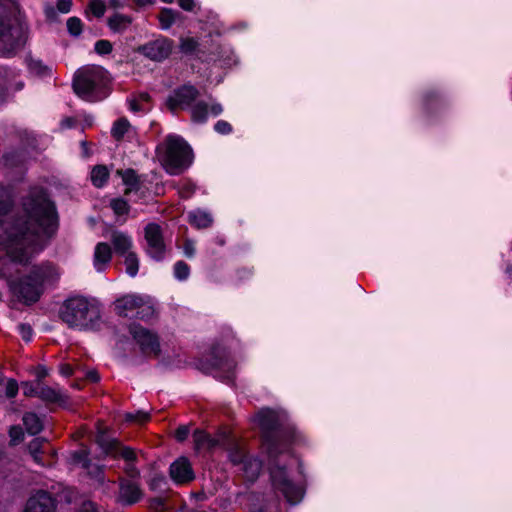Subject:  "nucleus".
Returning <instances> with one entry per match:
<instances>
[{
    "mask_svg": "<svg viewBox=\"0 0 512 512\" xmlns=\"http://www.w3.org/2000/svg\"><path fill=\"white\" fill-rule=\"evenodd\" d=\"M56 226H0V245L13 262L26 265L56 232Z\"/></svg>",
    "mask_w": 512,
    "mask_h": 512,
    "instance_id": "obj_1",
    "label": "nucleus"
},
{
    "mask_svg": "<svg viewBox=\"0 0 512 512\" xmlns=\"http://www.w3.org/2000/svg\"><path fill=\"white\" fill-rule=\"evenodd\" d=\"M59 316L68 327L77 330L96 329L101 320L97 303L83 296H74L65 300Z\"/></svg>",
    "mask_w": 512,
    "mask_h": 512,
    "instance_id": "obj_2",
    "label": "nucleus"
},
{
    "mask_svg": "<svg viewBox=\"0 0 512 512\" xmlns=\"http://www.w3.org/2000/svg\"><path fill=\"white\" fill-rule=\"evenodd\" d=\"M109 75L99 65H85L76 70L73 78V90L82 99L89 102L100 101L108 95Z\"/></svg>",
    "mask_w": 512,
    "mask_h": 512,
    "instance_id": "obj_3",
    "label": "nucleus"
},
{
    "mask_svg": "<svg viewBox=\"0 0 512 512\" xmlns=\"http://www.w3.org/2000/svg\"><path fill=\"white\" fill-rule=\"evenodd\" d=\"M159 161L167 173L178 175L187 169L193 160V152L181 137L170 135L158 146Z\"/></svg>",
    "mask_w": 512,
    "mask_h": 512,
    "instance_id": "obj_4",
    "label": "nucleus"
},
{
    "mask_svg": "<svg viewBox=\"0 0 512 512\" xmlns=\"http://www.w3.org/2000/svg\"><path fill=\"white\" fill-rule=\"evenodd\" d=\"M277 456L278 454L275 457H270V479L272 487L276 492L281 493L289 503L296 504L302 499L303 492L301 488L292 481L286 467L276 459Z\"/></svg>",
    "mask_w": 512,
    "mask_h": 512,
    "instance_id": "obj_5",
    "label": "nucleus"
},
{
    "mask_svg": "<svg viewBox=\"0 0 512 512\" xmlns=\"http://www.w3.org/2000/svg\"><path fill=\"white\" fill-rule=\"evenodd\" d=\"M23 207L30 219L39 224H56L59 220L54 203L42 191L27 197Z\"/></svg>",
    "mask_w": 512,
    "mask_h": 512,
    "instance_id": "obj_6",
    "label": "nucleus"
},
{
    "mask_svg": "<svg viewBox=\"0 0 512 512\" xmlns=\"http://www.w3.org/2000/svg\"><path fill=\"white\" fill-rule=\"evenodd\" d=\"M253 421L263 430L265 433V445L269 457H275L281 453L278 449V442L269 436V433L276 430L280 424V417L275 411L264 408L261 409L253 418ZM284 450H282L283 452Z\"/></svg>",
    "mask_w": 512,
    "mask_h": 512,
    "instance_id": "obj_7",
    "label": "nucleus"
},
{
    "mask_svg": "<svg viewBox=\"0 0 512 512\" xmlns=\"http://www.w3.org/2000/svg\"><path fill=\"white\" fill-rule=\"evenodd\" d=\"M8 286L19 301L28 305L37 302L44 291L30 273L19 280H8Z\"/></svg>",
    "mask_w": 512,
    "mask_h": 512,
    "instance_id": "obj_8",
    "label": "nucleus"
},
{
    "mask_svg": "<svg viewBox=\"0 0 512 512\" xmlns=\"http://www.w3.org/2000/svg\"><path fill=\"white\" fill-rule=\"evenodd\" d=\"M129 331L143 354L154 357L160 354L159 339L154 332L139 324H131Z\"/></svg>",
    "mask_w": 512,
    "mask_h": 512,
    "instance_id": "obj_9",
    "label": "nucleus"
},
{
    "mask_svg": "<svg viewBox=\"0 0 512 512\" xmlns=\"http://www.w3.org/2000/svg\"><path fill=\"white\" fill-rule=\"evenodd\" d=\"M199 96V91L193 85H183L176 89L167 99V106L171 111L178 108L186 109Z\"/></svg>",
    "mask_w": 512,
    "mask_h": 512,
    "instance_id": "obj_10",
    "label": "nucleus"
},
{
    "mask_svg": "<svg viewBox=\"0 0 512 512\" xmlns=\"http://www.w3.org/2000/svg\"><path fill=\"white\" fill-rule=\"evenodd\" d=\"M143 497L142 489L139 484L133 480L123 477L119 478V491L116 501L122 505H133Z\"/></svg>",
    "mask_w": 512,
    "mask_h": 512,
    "instance_id": "obj_11",
    "label": "nucleus"
},
{
    "mask_svg": "<svg viewBox=\"0 0 512 512\" xmlns=\"http://www.w3.org/2000/svg\"><path fill=\"white\" fill-rule=\"evenodd\" d=\"M194 447L197 451H213L218 447H224L227 442L225 432L212 436L203 430H195L193 433Z\"/></svg>",
    "mask_w": 512,
    "mask_h": 512,
    "instance_id": "obj_12",
    "label": "nucleus"
},
{
    "mask_svg": "<svg viewBox=\"0 0 512 512\" xmlns=\"http://www.w3.org/2000/svg\"><path fill=\"white\" fill-rule=\"evenodd\" d=\"M172 47L171 40L160 38L144 44L139 51L153 61H162L171 54Z\"/></svg>",
    "mask_w": 512,
    "mask_h": 512,
    "instance_id": "obj_13",
    "label": "nucleus"
},
{
    "mask_svg": "<svg viewBox=\"0 0 512 512\" xmlns=\"http://www.w3.org/2000/svg\"><path fill=\"white\" fill-rule=\"evenodd\" d=\"M145 239L148 245V253L156 260L164 257L165 244L160 226H146Z\"/></svg>",
    "mask_w": 512,
    "mask_h": 512,
    "instance_id": "obj_14",
    "label": "nucleus"
},
{
    "mask_svg": "<svg viewBox=\"0 0 512 512\" xmlns=\"http://www.w3.org/2000/svg\"><path fill=\"white\" fill-rule=\"evenodd\" d=\"M171 479L177 484H186L194 480L195 474L190 461L186 457H179L169 468Z\"/></svg>",
    "mask_w": 512,
    "mask_h": 512,
    "instance_id": "obj_15",
    "label": "nucleus"
},
{
    "mask_svg": "<svg viewBox=\"0 0 512 512\" xmlns=\"http://www.w3.org/2000/svg\"><path fill=\"white\" fill-rule=\"evenodd\" d=\"M31 276L36 279L40 287L44 290L45 286L54 285L60 278V273L53 264L43 263L34 266L30 271Z\"/></svg>",
    "mask_w": 512,
    "mask_h": 512,
    "instance_id": "obj_16",
    "label": "nucleus"
},
{
    "mask_svg": "<svg viewBox=\"0 0 512 512\" xmlns=\"http://www.w3.org/2000/svg\"><path fill=\"white\" fill-rule=\"evenodd\" d=\"M56 504L52 496L40 491L30 497L23 512H55Z\"/></svg>",
    "mask_w": 512,
    "mask_h": 512,
    "instance_id": "obj_17",
    "label": "nucleus"
},
{
    "mask_svg": "<svg viewBox=\"0 0 512 512\" xmlns=\"http://www.w3.org/2000/svg\"><path fill=\"white\" fill-rule=\"evenodd\" d=\"M139 301L140 296L137 295L123 296L115 301V311L122 317L134 316Z\"/></svg>",
    "mask_w": 512,
    "mask_h": 512,
    "instance_id": "obj_18",
    "label": "nucleus"
},
{
    "mask_svg": "<svg viewBox=\"0 0 512 512\" xmlns=\"http://www.w3.org/2000/svg\"><path fill=\"white\" fill-rule=\"evenodd\" d=\"M38 398L47 403H59L63 404L66 402V395L62 393L57 387H50L44 385L42 382L39 383Z\"/></svg>",
    "mask_w": 512,
    "mask_h": 512,
    "instance_id": "obj_19",
    "label": "nucleus"
},
{
    "mask_svg": "<svg viewBox=\"0 0 512 512\" xmlns=\"http://www.w3.org/2000/svg\"><path fill=\"white\" fill-rule=\"evenodd\" d=\"M105 236L111 239L117 253L125 254L129 252L128 250L130 249L132 242L126 234L109 229L106 231Z\"/></svg>",
    "mask_w": 512,
    "mask_h": 512,
    "instance_id": "obj_20",
    "label": "nucleus"
},
{
    "mask_svg": "<svg viewBox=\"0 0 512 512\" xmlns=\"http://www.w3.org/2000/svg\"><path fill=\"white\" fill-rule=\"evenodd\" d=\"M111 248L107 243H98L94 252V267L97 271H103L111 260Z\"/></svg>",
    "mask_w": 512,
    "mask_h": 512,
    "instance_id": "obj_21",
    "label": "nucleus"
},
{
    "mask_svg": "<svg viewBox=\"0 0 512 512\" xmlns=\"http://www.w3.org/2000/svg\"><path fill=\"white\" fill-rule=\"evenodd\" d=\"M116 174L122 178L123 184L127 187L125 194L132 191H138L140 189V177L136 174L135 170H117Z\"/></svg>",
    "mask_w": 512,
    "mask_h": 512,
    "instance_id": "obj_22",
    "label": "nucleus"
},
{
    "mask_svg": "<svg viewBox=\"0 0 512 512\" xmlns=\"http://www.w3.org/2000/svg\"><path fill=\"white\" fill-rule=\"evenodd\" d=\"M23 425L30 435H36L43 430V420L34 412H26L22 418Z\"/></svg>",
    "mask_w": 512,
    "mask_h": 512,
    "instance_id": "obj_23",
    "label": "nucleus"
},
{
    "mask_svg": "<svg viewBox=\"0 0 512 512\" xmlns=\"http://www.w3.org/2000/svg\"><path fill=\"white\" fill-rule=\"evenodd\" d=\"M110 171L105 165H96L91 171V181L97 188L103 187L109 179Z\"/></svg>",
    "mask_w": 512,
    "mask_h": 512,
    "instance_id": "obj_24",
    "label": "nucleus"
},
{
    "mask_svg": "<svg viewBox=\"0 0 512 512\" xmlns=\"http://www.w3.org/2000/svg\"><path fill=\"white\" fill-rule=\"evenodd\" d=\"M139 302L134 316L142 320L151 318L155 312L153 305L141 296Z\"/></svg>",
    "mask_w": 512,
    "mask_h": 512,
    "instance_id": "obj_25",
    "label": "nucleus"
},
{
    "mask_svg": "<svg viewBox=\"0 0 512 512\" xmlns=\"http://www.w3.org/2000/svg\"><path fill=\"white\" fill-rule=\"evenodd\" d=\"M130 23L131 20L129 17L120 14L112 16L108 21L110 29L114 32L124 31L130 25Z\"/></svg>",
    "mask_w": 512,
    "mask_h": 512,
    "instance_id": "obj_26",
    "label": "nucleus"
},
{
    "mask_svg": "<svg viewBox=\"0 0 512 512\" xmlns=\"http://www.w3.org/2000/svg\"><path fill=\"white\" fill-rule=\"evenodd\" d=\"M208 112V105L200 101L191 108L192 120L197 123H203L207 120Z\"/></svg>",
    "mask_w": 512,
    "mask_h": 512,
    "instance_id": "obj_27",
    "label": "nucleus"
},
{
    "mask_svg": "<svg viewBox=\"0 0 512 512\" xmlns=\"http://www.w3.org/2000/svg\"><path fill=\"white\" fill-rule=\"evenodd\" d=\"M96 441L107 455H113L119 445L116 439H109L104 433H100Z\"/></svg>",
    "mask_w": 512,
    "mask_h": 512,
    "instance_id": "obj_28",
    "label": "nucleus"
},
{
    "mask_svg": "<svg viewBox=\"0 0 512 512\" xmlns=\"http://www.w3.org/2000/svg\"><path fill=\"white\" fill-rule=\"evenodd\" d=\"M114 457H121L126 463L136 462L138 460V453L131 447L122 446L120 443L113 453Z\"/></svg>",
    "mask_w": 512,
    "mask_h": 512,
    "instance_id": "obj_29",
    "label": "nucleus"
},
{
    "mask_svg": "<svg viewBox=\"0 0 512 512\" xmlns=\"http://www.w3.org/2000/svg\"><path fill=\"white\" fill-rule=\"evenodd\" d=\"M13 206V198L10 191L0 186V215L7 214Z\"/></svg>",
    "mask_w": 512,
    "mask_h": 512,
    "instance_id": "obj_30",
    "label": "nucleus"
},
{
    "mask_svg": "<svg viewBox=\"0 0 512 512\" xmlns=\"http://www.w3.org/2000/svg\"><path fill=\"white\" fill-rule=\"evenodd\" d=\"M18 393V384L13 379H0V398L5 395L9 398H13Z\"/></svg>",
    "mask_w": 512,
    "mask_h": 512,
    "instance_id": "obj_31",
    "label": "nucleus"
},
{
    "mask_svg": "<svg viewBox=\"0 0 512 512\" xmlns=\"http://www.w3.org/2000/svg\"><path fill=\"white\" fill-rule=\"evenodd\" d=\"M178 13L172 9L164 8L159 15V21L162 29H169L175 22Z\"/></svg>",
    "mask_w": 512,
    "mask_h": 512,
    "instance_id": "obj_32",
    "label": "nucleus"
},
{
    "mask_svg": "<svg viewBox=\"0 0 512 512\" xmlns=\"http://www.w3.org/2000/svg\"><path fill=\"white\" fill-rule=\"evenodd\" d=\"M124 264L126 266V272L131 276L134 277L138 273L139 269V260L135 253L128 252L125 253V259Z\"/></svg>",
    "mask_w": 512,
    "mask_h": 512,
    "instance_id": "obj_33",
    "label": "nucleus"
},
{
    "mask_svg": "<svg viewBox=\"0 0 512 512\" xmlns=\"http://www.w3.org/2000/svg\"><path fill=\"white\" fill-rule=\"evenodd\" d=\"M199 42L193 37H182L180 38L179 49L184 54H193L197 51Z\"/></svg>",
    "mask_w": 512,
    "mask_h": 512,
    "instance_id": "obj_34",
    "label": "nucleus"
},
{
    "mask_svg": "<svg viewBox=\"0 0 512 512\" xmlns=\"http://www.w3.org/2000/svg\"><path fill=\"white\" fill-rule=\"evenodd\" d=\"M44 442H45L44 438H35L28 445L29 453L33 457L34 461L37 463H41L40 455L43 452L42 448H43Z\"/></svg>",
    "mask_w": 512,
    "mask_h": 512,
    "instance_id": "obj_35",
    "label": "nucleus"
},
{
    "mask_svg": "<svg viewBox=\"0 0 512 512\" xmlns=\"http://www.w3.org/2000/svg\"><path fill=\"white\" fill-rule=\"evenodd\" d=\"M129 128L130 123L128 120L121 118L114 123L111 134L115 139L119 140L128 132Z\"/></svg>",
    "mask_w": 512,
    "mask_h": 512,
    "instance_id": "obj_36",
    "label": "nucleus"
},
{
    "mask_svg": "<svg viewBox=\"0 0 512 512\" xmlns=\"http://www.w3.org/2000/svg\"><path fill=\"white\" fill-rule=\"evenodd\" d=\"M189 221L191 224H209L213 221V218L209 213L197 210L189 213Z\"/></svg>",
    "mask_w": 512,
    "mask_h": 512,
    "instance_id": "obj_37",
    "label": "nucleus"
},
{
    "mask_svg": "<svg viewBox=\"0 0 512 512\" xmlns=\"http://www.w3.org/2000/svg\"><path fill=\"white\" fill-rule=\"evenodd\" d=\"M111 208L113 209L114 213L118 216L127 214L129 210L127 202L120 198L113 199L111 201Z\"/></svg>",
    "mask_w": 512,
    "mask_h": 512,
    "instance_id": "obj_38",
    "label": "nucleus"
},
{
    "mask_svg": "<svg viewBox=\"0 0 512 512\" xmlns=\"http://www.w3.org/2000/svg\"><path fill=\"white\" fill-rule=\"evenodd\" d=\"M149 509L152 512H165L169 509V507L164 498L157 497L150 500Z\"/></svg>",
    "mask_w": 512,
    "mask_h": 512,
    "instance_id": "obj_39",
    "label": "nucleus"
},
{
    "mask_svg": "<svg viewBox=\"0 0 512 512\" xmlns=\"http://www.w3.org/2000/svg\"><path fill=\"white\" fill-rule=\"evenodd\" d=\"M189 266L184 261L176 262L174 266L175 277L179 280H185L189 276Z\"/></svg>",
    "mask_w": 512,
    "mask_h": 512,
    "instance_id": "obj_40",
    "label": "nucleus"
},
{
    "mask_svg": "<svg viewBox=\"0 0 512 512\" xmlns=\"http://www.w3.org/2000/svg\"><path fill=\"white\" fill-rule=\"evenodd\" d=\"M67 29L73 36H78L82 32V22L77 17H71L67 20Z\"/></svg>",
    "mask_w": 512,
    "mask_h": 512,
    "instance_id": "obj_41",
    "label": "nucleus"
},
{
    "mask_svg": "<svg viewBox=\"0 0 512 512\" xmlns=\"http://www.w3.org/2000/svg\"><path fill=\"white\" fill-rule=\"evenodd\" d=\"M10 443L16 445L24 439V432L18 425L11 426L9 429Z\"/></svg>",
    "mask_w": 512,
    "mask_h": 512,
    "instance_id": "obj_42",
    "label": "nucleus"
},
{
    "mask_svg": "<svg viewBox=\"0 0 512 512\" xmlns=\"http://www.w3.org/2000/svg\"><path fill=\"white\" fill-rule=\"evenodd\" d=\"M39 383V381H36L35 383L23 382V394L27 397H38Z\"/></svg>",
    "mask_w": 512,
    "mask_h": 512,
    "instance_id": "obj_43",
    "label": "nucleus"
},
{
    "mask_svg": "<svg viewBox=\"0 0 512 512\" xmlns=\"http://www.w3.org/2000/svg\"><path fill=\"white\" fill-rule=\"evenodd\" d=\"M29 69L31 72L35 73L39 76L47 75L50 72V69L43 65L41 61L33 60L29 63Z\"/></svg>",
    "mask_w": 512,
    "mask_h": 512,
    "instance_id": "obj_44",
    "label": "nucleus"
},
{
    "mask_svg": "<svg viewBox=\"0 0 512 512\" xmlns=\"http://www.w3.org/2000/svg\"><path fill=\"white\" fill-rule=\"evenodd\" d=\"M150 418L149 414L143 411H137L136 413H127L125 415L126 421L136 422V423H144L148 421Z\"/></svg>",
    "mask_w": 512,
    "mask_h": 512,
    "instance_id": "obj_45",
    "label": "nucleus"
},
{
    "mask_svg": "<svg viewBox=\"0 0 512 512\" xmlns=\"http://www.w3.org/2000/svg\"><path fill=\"white\" fill-rule=\"evenodd\" d=\"M89 8L96 17H102L106 10V6L102 0H91Z\"/></svg>",
    "mask_w": 512,
    "mask_h": 512,
    "instance_id": "obj_46",
    "label": "nucleus"
},
{
    "mask_svg": "<svg viewBox=\"0 0 512 512\" xmlns=\"http://www.w3.org/2000/svg\"><path fill=\"white\" fill-rule=\"evenodd\" d=\"M260 470H261V462L258 460L250 461L249 463H247L245 465V471L247 474L248 473L251 474L250 475L251 479L256 478L259 475Z\"/></svg>",
    "mask_w": 512,
    "mask_h": 512,
    "instance_id": "obj_47",
    "label": "nucleus"
},
{
    "mask_svg": "<svg viewBox=\"0 0 512 512\" xmlns=\"http://www.w3.org/2000/svg\"><path fill=\"white\" fill-rule=\"evenodd\" d=\"M95 51L100 55L109 54L112 51V44L108 40H98L95 43Z\"/></svg>",
    "mask_w": 512,
    "mask_h": 512,
    "instance_id": "obj_48",
    "label": "nucleus"
},
{
    "mask_svg": "<svg viewBox=\"0 0 512 512\" xmlns=\"http://www.w3.org/2000/svg\"><path fill=\"white\" fill-rule=\"evenodd\" d=\"M123 469L125 474L130 478L129 480L137 479L140 477V471L135 466V462L126 463Z\"/></svg>",
    "mask_w": 512,
    "mask_h": 512,
    "instance_id": "obj_49",
    "label": "nucleus"
},
{
    "mask_svg": "<svg viewBox=\"0 0 512 512\" xmlns=\"http://www.w3.org/2000/svg\"><path fill=\"white\" fill-rule=\"evenodd\" d=\"M165 484V477L162 474H155L149 482V487L151 490H158L161 489Z\"/></svg>",
    "mask_w": 512,
    "mask_h": 512,
    "instance_id": "obj_50",
    "label": "nucleus"
},
{
    "mask_svg": "<svg viewBox=\"0 0 512 512\" xmlns=\"http://www.w3.org/2000/svg\"><path fill=\"white\" fill-rule=\"evenodd\" d=\"M214 129L217 133L219 134H223V135H226V134H229L231 133L232 131V126L227 122V121H224V120H219L215 126H214Z\"/></svg>",
    "mask_w": 512,
    "mask_h": 512,
    "instance_id": "obj_51",
    "label": "nucleus"
},
{
    "mask_svg": "<svg viewBox=\"0 0 512 512\" xmlns=\"http://www.w3.org/2000/svg\"><path fill=\"white\" fill-rule=\"evenodd\" d=\"M129 107L133 112H146L149 110L146 104L140 103L137 99H130Z\"/></svg>",
    "mask_w": 512,
    "mask_h": 512,
    "instance_id": "obj_52",
    "label": "nucleus"
},
{
    "mask_svg": "<svg viewBox=\"0 0 512 512\" xmlns=\"http://www.w3.org/2000/svg\"><path fill=\"white\" fill-rule=\"evenodd\" d=\"M79 512H104L95 503L88 501L82 504Z\"/></svg>",
    "mask_w": 512,
    "mask_h": 512,
    "instance_id": "obj_53",
    "label": "nucleus"
},
{
    "mask_svg": "<svg viewBox=\"0 0 512 512\" xmlns=\"http://www.w3.org/2000/svg\"><path fill=\"white\" fill-rule=\"evenodd\" d=\"M183 252L188 258L193 257L195 254L194 242L191 240H186L183 244Z\"/></svg>",
    "mask_w": 512,
    "mask_h": 512,
    "instance_id": "obj_54",
    "label": "nucleus"
},
{
    "mask_svg": "<svg viewBox=\"0 0 512 512\" xmlns=\"http://www.w3.org/2000/svg\"><path fill=\"white\" fill-rule=\"evenodd\" d=\"M189 435V428L187 426H180L175 431V437L178 441H184Z\"/></svg>",
    "mask_w": 512,
    "mask_h": 512,
    "instance_id": "obj_55",
    "label": "nucleus"
},
{
    "mask_svg": "<svg viewBox=\"0 0 512 512\" xmlns=\"http://www.w3.org/2000/svg\"><path fill=\"white\" fill-rule=\"evenodd\" d=\"M72 6V0H58L57 1V9L61 13H68Z\"/></svg>",
    "mask_w": 512,
    "mask_h": 512,
    "instance_id": "obj_56",
    "label": "nucleus"
},
{
    "mask_svg": "<svg viewBox=\"0 0 512 512\" xmlns=\"http://www.w3.org/2000/svg\"><path fill=\"white\" fill-rule=\"evenodd\" d=\"M20 333L22 335V338L26 341H29L32 336V329L29 325L26 324H20L19 325Z\"/></svg>",
    "mask_w": 512,
    "mask_h": 512,
    "instance_id": "obj_57",
    "label": "nucleus"
},
{
    "mask_svg": "<svg viewBox=\"0 0 512 512\" xmlns=\"http://www.w3.org/2000/svg\"><path fill=\"white\" fill-rule=\"evenodd\" d=\"M179 6L186 11H192L195 7L194 0H179Z\"/></svg>",
    "mask_w": 512,
    "mask_h": 512,
    "instance_id": "obj_58",
    "label": "nucleus"
},
{
    "mask_svg": "<svg viewBox=\"0 0 512 512\" xmlns=\"http://www.w3.org/2000/svg\"><path fill=\"white\" fill-rule=\"evenodd\" d=\"M208 111L213 115V116H218L222 113L223 111V108L221 106V104L219 103H214L212 104L210 107H208Z\"/></svg>",
    "mask_w": 512,
    "mask_h": 512,
    "instance_id": "obj_59",
    "label": "nucleus"
},
{
    "mask_svg": "<svg viewBox=\"0 0 512 512\" xmlns=\"http://www.w3.org/2000/svg\"><path fill=\"white\" fill-rule=\"evenodd\" d=\"M47 375H48V371L45 367H43V366L37 367V369H36L37 380L36 381L41 382V380L43 378H45Z\"/></svg>",
    "mask_w": 512,
    "mask_h": 512,
    "instance_id": "obj_60",
    "label": "nucleus"
},
{
    "mask_svg": "<svg viewBox=\"0 0 512 512\" xmlns=\"http://www.w3.org/2000/svg\"><path fill=\"white\" fill-rule=\"evenodd\" d=\"M60 372L64 376L72 375V367L69 364H62L60 366Z\"/></svg>",
    "mask_w": 512,
    "mask_h": 512,
    "instance_id": "obj_61",
    "label": "nucleus"
},
{
    "mask_svg": "<svg viewBox=\"0 0 512 512\" xmlns=\"http://www.w3.org/2000/svg\"><path fill=\"white\" fill-rule=\"evenodd\" d=\"M86 377L92 381V382H98L99 379H100V376L98 374L97 371L93 370V371H89L86 375Z\"/></svg>",
    "mask_w": 512,
    "mask_h": 512,
    "instance_id": "obj_62",
    "label": "nucleus"
},
{
    "mask_svg": "<svg viewBox=\"0 0 512 512\" xmlns=\"http://www.w3.org/2000/svg\"><path fill=\"white\" fill-rule=\"evenodd\" d=\"M149 95L147 93H141L139 95V97L137 98V100L142 103V104H145L149 101Z\"/></svg>",
    "mask_w": 512,
    "mask_h": 512,
    "instance_id": "obj_63",
    "label": "nucleus"
},
{
    "mask_svg": "<svg viewBox=\"0 0 512 512\" xmlns=\"http://www.w3.org/2000/svg\"><path fill=\"white\" fill-rule=\"evenodd\" d=\"M154 0H135V2L140 6H146L153 3Z\"/></svg>",
    "mask_w": 512,
    "mask_h": 512,
    "instance_id": "obj_64",
    "label": "nucleus"
}]
</instances>
